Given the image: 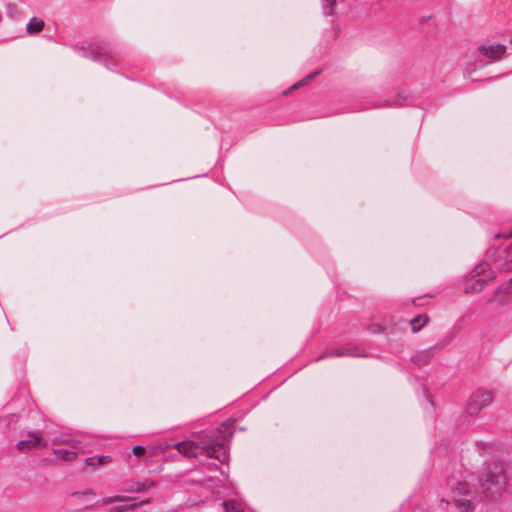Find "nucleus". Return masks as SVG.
<instances>
[{"label": "nucleus", "mask_w": 512, "mask_h": 512, "mask_svg": "<svg viewBox=\"0 0 512 512\" xmlns=\"http://www.w3.org/2000/svg\"><path fill=\"white\" fill-rule=\"evenodd\" d=\"M86 464L88 466H91V467H97L98 464H97V461H96V456L94 457H89L85 460Z\"/></svg>", "instance_id": "nucleus-25"}, {"label": "nucleus", "mask_w": 512, "mask_h": 512, "mask_svg": "<svg viewBox=\"0 0 512 512\" xmlns=\"http://www.w3.org/2000/svg\"><path fill=\"white\" fill-rule=\"evenodd\" d=\"M225 512H241L240 504L233 500H227L222 503Z\"/></svg>", "instance_id": "nucleus-16"}, {"label": "nucleus", "mask_w": 512, "mask_h": 512, "mask_svg": "<svg viewBox=\"0 0 512 512\" xmlns=\"http://www.w3.org/2000/svg\"><path fill=\"white\" fill-rule=\"evenodd\" d=\"M126 498L123 497V496H112V497H105L102 499V502L104 504H110V503H113V502H120V501H124Z\"/></svg>", "instance_id": "nucleus-20"}, {"label": "nucleus", "mask_w": 512, "mask_h": 512, "mask_svg": "<svg viewBox=\"0 0 512 512\" xmlns=\"http://www.w3.org/2000/svg\"><path fill=\"white\" fill-rule=\"evenodd\" d=\"M54 455L62 459L64 461H72L77 457V453L74 450H68V449H54L53 450Z\"/></svg>", "instance_id": "nucleus-15"}, {"label": "nucleus", "mask_w": 512, "mask_h": 512, "mask_svg": "<svg viewBox=\"0 0 512 512\" xmlns=\"http://www.w3.org/2000/svg\"><path fill=\"white\" fill-rule=\"evenodd\" d=\"M477 489L467 481H460L453 489L455 505L462 511L469 512L474 507Z\"/></svg>", "instance_id": "nucleus-4"}, {"label": "nucleus", "mask_w": 512, "mask_h": 512, "mask_svg": "<svg viewBox=\"0 0 512 512\" xmlns=\"http://www.w3.org/2000/svg\"><path fill=\"white\" fill-rule=\"evenodd\" d=\"M174 448L186 458H194L198 455H206L220 462L228 458L226 448V436L218 430L217 436H205L198 443L194 441H182L176 443Z\"/></svg>", "instance_id": "nucleus-1"}, {"label": "nucleus", "mask_w": 512, "mask_h": 512, "mask_svg": "<svg viewBox=\"0 0 512 512\" xmlns=\"http://www.w3.org/2000/svg\"><path fill=\"white\" fill-rule=\"evenodd\" d=\"M105 66L108 67L107 59L104 60Z\"/></svg>", "instance_id": "nucleus-28"}, {"label": "nucleus", "mask_w": 512, "mask_h": 512, "mask_svg": "<svg viewBox=\"0 0 512 512\" xmlns=\"http://www.w3.org/2000/svg\"><path fill=\"white\" fill-rule=\"evenodd\" d=\"M144 490H146V485L143 482H136L128 489H126L128 492H142Z\"/></svg>", "instance_id": "nucleus-19"}, {"label": "nucleus", "mask_w": 512, "mask_h": 512, "mask_svg": "<svg viewBox=\"0 0 512 512\" xmlns=\"http://www.w3.org/2000/svg\"><path fill=\"white\" fill-rule=\"evenodd\" d=\"M322 6L325 15L331 16L334 13L336 0H322Z\"/></svg>", "instance_id": "nucleus-17"}, {"label": "nucleus", "mask_w": 512, "mask_h": 512, "mask_svg": "<svg viewBox=\"0 0 512 512\" xmlns=\"http://www.w3.org/2000/svg\"><path fill=\"white\" fill-rule=\"evenodd\" d=\"M449 342V340H443L425 350L420 351L413 357V362L419 366L427 365L436 354L441 352L442 349L449 344Z\"/></svg>", "instance_id": "nucleus-9"}, {"label": "nucleus", "mask_w": 512, "mask_h": 512, "mask_svg": "<svg viewBox=\"0 0 512 512\" xmlns=\"http://www.w3.org/2000/svg\"><path fill=\"white\" fill-rule=\"evenodd\" d=\"M495 240L504 239L505 243L501 244L495 249L492 255V262H489L492 269L496 273L499 271H511L512 270V233H499L495 235Z\"/></svg>", "instance_id": "nucleus-3"}, {"label": "nucleus", "mask_w": 512, "mask_h": 512, "mask_svg": "<svg viewBox=\"0 0 512 512\" xmlns=\"http://www.w3.org/2000/svg\"><path fill=\"white\" fill-rule=\"evenodd\" d=\"M44 21L40 18L33 17L30 19V21L27 23L26 30L27 33L30 35H34L36 33H39L44 28Z\"/></svg>", "instance_id": "nucleus-13"}, {"label": "nucleus", "mask_w": 512, "mask_h": 512, "mask_svg": "<svg viewBox=\"0 0 512 512\" xmlns=\"http://www.w3.org/2000/svg\"><path fill=\"white\" fill-rule=\"evenodd\" d=\"M503 44H483L478 47V52L490 60H498L506 53Z\"/></svg>", "instance_id": "nucleus-10"}, {"label": "nucleus", "mask_w": 512, "mask_h": 512, "mask_svg": "<svg viewBox=\"0 0 512 512\" xmlns=\"http://www.w3.org/2000/svg\"><path fill=\"white\" fill-rule=\"evenodd\" d=\"M318 74V72H315V73H311L309 74L308 76H306L304 79L300 80L298 83L294 84L290 89L293 90V89H297L303 85H305L306 83H308L309 81L313 80L316 75Z\"/></svg>", "instance_id": "nucleus-18"}, {"label": "nucleus", "mask_w": 512, "mask_h": 512, "mask_svg": "<svg viewBox=\"0 0 512 512\" xmlns=\"http://www.w3.org/2000/svg\"><path fill=\"white\" fill-rule=\"evenodd\" d=\"M506 484L507 479L502 465L497 462L488 464L480 480V485L485 496L494 497L502 493Z\"/></svg>", "instance_id": "nucleus-2"}, {"label": "nucleus", "mask_w": 512, "mask_h": 512, "mask_svg": "<svg viewBox=\"0 0 512 512\" xmlns=\"http://www.w3.org/2000/svg\"><path fill=\"white\" fill-rule=\"evenodd\" d=\"M472 278L475 279V283L466 286L465 293L480 291L485 283L495 278V272L488 260H485L475 266L472 271Z\"/></svg>", "instance_id": "nucleus-5"}, {"label": "nucleus", "mask_w": 512, "mask_h": 512, "mask_svg": "<svg viewBox=\"0 0 512 512\" xmlns=\"http://www.w3.org/2000/svg\"><path fill=\"white\" fill-rule=\"evenodd\" d=\"M512 302V278L502 283L498 286V288L494 291L492 297L489 299L488 303L491 305H496L499 307H503Z\"/></svg>", "instance_id": "nucleus-7"}, {"label": "nucleus", "mask_w": 512, "mask_h": 512, "mask_svg": "<svg viewBox=\"0 0 512 512\" xmlns=\"http://www.w3.org/2000/svg\"><path fill=\"white\" fill-rule=\"evenodd\" d=\"M148 503H150V500L146 499V500H142L138 503L137 502L131 503L130 505L126 506V508L129 511H134L136 509V507H138L139 505H144V504H148Z\"/></svg>", "instance_id": "nucleus-23"}, {"label": "nucleus", "mask_w": 512, "mask_h": 512, "mask_svg": "<svg viewBox=\"0 0 512 512\" xmlns=\"http://www.w3.org/2000/svg\"><path fill=\"white\" fill-rule=\"evenodd\" d=\"M82 56L86 58H91L94 61H100L103 57L108 58L110 56V51L101 45H91L89 50L82 49Z\"/></svg>", "instance_id": "nucleus-11"}, {"label": "nucleus", "mask_w": 512, "mask_h": 512, "mask_svg": "<svg viewBox=\"0 0 512 512\" xmlns=\"http://www.w3.org/2000/svg\"><path fill=\"white\" fill-rule=\"evenodd\" d=\"M110 460H111L110 456H96V461H97L98 466L106 464V463L110 462Z\"/></svg>", "instance_id": "nucleus-24"}, {"label": "nucleus", "mask_w": 512, "mask_h": 512, "mask_svg": "<svg viewBox=\"0 0 512 512\" xmlns=\"http://www.w3.org/2000/svg\"><path fill=\"white\" fill-rule=\"evenodd\" d=\"M28 439L20 440L16 447L21 452L30 451L36 448L46 447L47 440L44 438L43 433L39 431H29L27 433Z\"/></svg>", "instance_id": "nucleus-8"}, {"label": "nucleus", "mask_w": 512, "mask_h": 512, "mask_svg": "<svg viewBox=\"0 0 512 512\" xmlns=\"http://www.w3.org/2000/svg\"><path fill=\"white\" fill-rule=\"evenodd\" d=\"M115 510H116L117 512H123V511H126V510H127V508H126V506H121V507H117V508H115Z\"/></svg>", "instance_id": "nucleus-27"}, {"label": "nucleus", "mask_w": 512, "mask_h": 512, "mask_svg": "<svg viewBox=\"0 0 512 512\" xmlns=\"http://www.w3.org/2000/svg\"><path fill=\"white\" fill-rule=\"evenodd\" d=\"M362 356L358 349L352 346L339 347L330 350L324 357Z\"/></svg>", "instance_id": "nucleus-12"}, {"label": "nucleus", "mask_w": 512, "mask_h": 512, "mask_svg": "<svg viewBox=\"0 0 512 512\" xmlns=\"http://www.w3.org/2000/svg\"><path fill=\"white\" fill-rule=\"evenodd\" d=\"M65 442H66V440L58 439V438H55L53 440V443H55V444H57V443H65ZM67 443L70 444L73 448H76L77 444L81 443V441L74 439V440H68Z\"/></svg>", "instance_id": "nucleus-21"}, {"label": "nucleus", "mask_w": 512, "mask_h": 512, "mask_svg": "<svg viewBox=\"0 0 512 512\" xmlns=\"http://www.w3.org/2000/svg\"><path fill=\"white\" fill-rule=\"evenodd\" d=\"M428 322L427 315H417L410 320L412 332L416 333L421 330Z\"/></svg>", "instance_id": "nucleus-14"}, {"label": "nucleus", "mask_w": 512, "mask_h": 512, "mask_svg": "<svg viewBox=\"0 0 512 512\" xmlns=\"http://www.w3.org/2000/svg\"><path fill=\"white\" fill-rule=\"evenodd\" d=\"M143 483L146 485V490L156 486V483L154 481H148V482H143Z\"/></svg>", "instance_id": "nucleus-26"}, {"label": "nucleus", "mask_w": 512, "mask_h": 512, "mask_svg": "<svg viewBox=\"0 0 512 512\" xmlns=\"http://www.w3.org/2000/svg\"><path fill=\"white\" fill-rule=\"evenodd\" d=\"M145 447L141 445H136L133 447L132 452L135 456L140 457L145 453Z\"/></svg>", "instance_id": "nucleus-22"}, {"label": "nucleus", "mask_w": 512, "mask_h": 512, "mask_svg": "<svg viewBox=\"0 0 512 512\" xmlns=\"http://www.w3.org/2000/svg\"><path fill=\"white\" fill-rule=\"evenodd\" d=\"M509 42H510V44H512V35H511V38H510V41H509Z\"/></svg>", "instance_id": "nucleus-29"}, {"label": "nucleus", "mask_w": 512, "mask_h": 512, "mask_svg": "<svg viewBox=\"0 0 512 512\" xmlns=\"http://www.w3.org/2000/svg\"><path fill=\"white\" fill-rule=\"evenodd\" d=\"M493 393L486 389H477L471 394L467 403V412L471 416H475L480 411L489 406L493 401Z\"/></svg>", "instance_id": "nucleus-6"}]
</instances>
